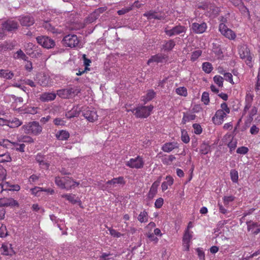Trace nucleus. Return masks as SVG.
Listing matches in <instances>:
<instances>
[{"label":"nucleus","mask_w":260,"mask_h":260,"mask_svg":"<svg viewBox=\"0 0 260 260\" xmlns=\"http://www.w3.org/2000/svg\"><path fill=\"white\" fill-rule=\"evenodd\" d=\"M21 129L27 135L38 136L42 133L43 127L39 122L33 121L26 123Z\"/></svg>","instance_id":"nucleus-1"},{"label":"nucleus","mask_w":260,"mask_h":260,"mask_svg":"<svg viewBox=\"0 0 260 260\" xmlns=\"http://www.w3.org/2000/svg\"><path fill=\"white\" fill-rule=\"evenodd\" d=\"M81 89L77 86L57 90L56 94L62 99H70L78 95Z\"/></svg>","instance_id":"nucleus-2"},{"label":"nucleus","mask_w":260,"mask_h":260,"mask_svg":"<svg viewBox=\"0 0 260 260\" xmlns=\"http://www.w3.org/2000/svg\"><path fill=\"white\" fill-rule=\"evenodd\" d=\"M153 109V106H139L132 110L137 118H144L149 116Z\"/></svg>","instance_id":"nucleus-3"},{"label":"nucleus","mask_w":260,"mask_h":260,"mask_svg":"<svg viewBox=\"0 0 260 260\" xmlns=\"http://www.w3.org/2000/svg\"><path fill=\"white\" fill-rule=\"evenodd\" d=\"M239 54L241 58L245 59L246 64L250 67H252V56L250 50L245 44H242L239 47Z\"/></svg>","instance_id":"nucleus-4"},{"label":"nucleus","mask_w":260,"mask_h":260,"mask_svg":"<svg viewBox=\"0 0 260 260\" xmlns=\"http://www.w3.org/2000/svg\"><path fill=\"white\" fill-rule=\"evenodd\" d=\"M36 40L39 44L47 49L52 48L55 45L54 41L47 36H39L36 38Z\"/></svg>","instance_id":"nucleus-5"},{"label":"nucleus","mask_w":260,"mask_h":260,"mask_svg":"<svg viewBox=\"0 0 260 260\" xmlns=\"http://www.w3.org/2000/svg\"><path fill=\"white\" fill-rule=\"evenodd\" d=\"M63 44L67 47L73 48L76 47L79 41L75 35H68L64 37L62 41Z\"/></svg>","instance_id":"nucleus-6"},{"label":"nucleus","mask_w":260,"mask_h":260,"mask_svg":"<svg viewBox=\"0 0 260 260\" xmlns=\"http://www.w3.org/2000/svg\"><path fill=\"white\" fill-rule=\"evenodd\" d=\"M144 162L143 158L140 156H137L135 158H131L126 162V166L131 168L141 169L143 167Z\"/></svg>","instance_id":"nucleus-7"},{"label":"nucleus","mask_w":260,"mask_h":260,"mask_svg":"<svg viewBox=\"0 0 260 260\" xmlns=\"http://www.w3.org/2000/svg\"><path fill=\"white\" fill-rule=\"evenodd\" d=\"M186 30L185 26L178 25L170 29H168V27H165L164 31L168 36L172 37L185 32Z\"/></svg>","instance_id":"nucleus-8"},{"label":"nucleus","mask_w":260,"mask_h":260,"mask_svg":"<svg viewBox=\"0 0 260 260\" xmlns=\"http://www.w3.org/2000/svg\"><path fill=\"white\" fill-rule=\"evenodd\" d=\"M82 115L89 122H93L98 119L96 111L93 108H86L82 111Z\"/></svg>","instance_id":"nucleus-9"},{"label":"nucleus","mask_w":260,"mask_h":260,"mask_svg":"<svg viewBox=\"0 0 260 260\" xmlns=\"http://www.w3.org/2000/svg\"><path fill=\"white\" fill-rule=\"evenodd\" d=\"M219 30L223 36L230 40H234L236 37L235 33L223 23L219 24Z\"/></svg>","instance_id":"nucleus-10"},{"label":"nucleus","mask_w":260,"mask_h":260,"mask_svg":"<svg viewBox=\"0 0 260 260\" xmlns=\"http://www.w3.org/2000/svg\"><path fill=\"white\" fill-rule=\"evenodd\" d=\"M2 29L7 31H12L18 29V22L12 19H9L2 23Z\"/></svg>","instance_id":"nucleus-11"},{"label":"nucleus","mask_w":260,"mask_h":260,"mask_svg":"<svg viewBox=\"0 0 260 260\" xmlns=\"http://www.w3.org/2000/svg\"><path fill=\"white\" fill-rule=\"evenodd\" d=\"M227 116L222 111L218 110L214 116L212 117V121L213 123L216 125H221L223 122L224 118Z\"/></svg>","instance_id":"nucleus-12"},{"label":"nucleus","mask_w":260,"mask_h":260,"mask_svg":"<svg viewBox=\"0 0 260 260\" xmlns=\"http://www.w3.org/2000/svg\"><path fill=\"white\" fill-rule=\"evenodd\" d=\"M143 16L146 17L148 20L154 19L161 20H164L165 18V16L164 14L162 15L161 13L159 14L157 12L153 10H150L145 13L143 14Z\"/></svg>","instance_id":"nucleus-13"},{"label":"nucleus","mask_w":260,"mask_h":260,"mask_svg":"<svg viewBox=\"0 0 260 260\" xmlns=\"http://www.w3.org/2000/svg\"><path fill=\"white\" fill-rule=\"evenodd\" d=\"M191 28L193 32L196 34H202L207 29V24L204 22L200 24L194 22L192 24Z\"/></svg>","instance_id":"nucleus-14"},{"label":"nucleus","mask_w":260,"mask_h":260,"mask_svg":"<svg viewBox=\"0 0 260 260\" xmlns=\"http://www.w3.org/2000/svg\"><path fill=\"white\" fill-rule=\"evenodd\" d=\"M0 206L3 208L8 206H18V202L12 198L0 199Z\"/></svg>","instance_id":"nucleus-15"},{"label":"nucleus","mask_w":260,"mask_h":260,"mask_svg":"<svg viewBox=\"0 0 260 260\" xmlns=\"http://www.w3.org/2000/svg\"><path fill=\"white\" fill-rule=\"evenodd\" d=\"M57 94L54 92H44L40 95V100L42 102H48L53 101L56 97Z\"/></svg>","instance_id":"nucleus-16"},{"label":"nucleus","mask_w":260,"mask_h":260,"mask_svg":"<svg viewBox=\"0 0 260 260\" xmlns=\"http://www.w3.org/2000/svg\"><path fill=\"white\" fill-rule=\"evenodd\" d=\"M19 21L21 25L23 26L29 27L33 25L35 23L34 18L30 16H24L20 17Z\"/></svg>","instance_id":"nucleus-17"},{"label":"nucleus","mask_w":260,"mask_h":260,"mask_svg":"<svg viewBox=\"0 0 260 260\" xmlns=\"http://www.w3.org/2000/svg\"><path fill=\"white\" fill-rule=\"evenodd\" d=\"M2 253L6 255H12L15 253L11 244H3L2 246Z\"/></svg>","instance_id":"nucleus-18"},{"label":"nucleus","mask_w":260,"mask_h":260,"mask_svg":"<svg viewBox=\"0 0 260 260\" xmlns=\"http://www.w3.org/2000/svg\"><path fill=\"white\" fill-rule=\"evenodd\" d=\"M65 181L66 187L64 189L67 190L70 189L72 187H74L76 186H78L79 183L74 181L73 179L69 177H63Z\"/></svg>","instance_id":"nucleus-19"},{"label":"nucleus","mask_w":260,"mask_h":260,"mask_svg":"<svg viewBox=\"0 0 260 260\" xmlns=\"http://www.w3.org/2000/svg\"><path fill=\"white\" fill-rule=\"evenodd\" d=\"M166 57L164 55L162 54H156L152 56L147 61V64L149 65L152 62H162L163 60L165 59Z\"/></svg>","instance_id":"nucleus-20"},{"label":"nucleus","mask_w":260,"mask_h":260,"mask_svg":"<svg viewBox=\"0 0 260 260\" xmlns=\"http://www.w3.org/2000/svg\"><path fill=\"white\" fill-rule=\"evenodd\" d=\"M124 183L123 178L122 177H119L118 178H115L111 180L108 181L106 184L107 187H114L116 184H123Z\"/></svg>","instance_id":"nucleus-21"},{"label":"nucleus","mask_w":260,"mask_h":260,"mask_svg":"<svg viewBox=\"0 0 260 260\" xmlns=\"http://www.w3.org/2000/svg\"><path fill=\"white\" fill-rule=\"evenodd\" d=\"M38 83L42 86H48L49 84V77L45 74H40L38 76Z\"/></svg>","instance_id":"nucleus-22"},{"label":"nucleus","mask_w":260,"mask_h":260,"mask_svg":"<svg viewBox=\"0 0 260 260\" xmlns=\"http://www.w3.org/2000/svg\"><path fill=\"white\" fill-rule=\"evenodd\" d=\"M177 147L178 146L176 143L169 142L166 143L164 145H163L161 147V149L164 152H170L172 151L173 149Z\"/></svg>","instance_id":"nucleus-23"},{"label":"nucleus","mask_w":260,"mask_h":260,"mask_svg":"<svg viewBox=\"0 0 260 260\" xmlns=\"http://www.w3.org/2000/svg\"><path fill=\"white\" fill-rule=\"evenodd\" d=\"M55 136L58 140L64 141L68 140L70 137V134L68 131L61 130L58 131Z\"/></svg>","instance_id":"nucleus-24"},{"label":"nucleus","mask_w":260,"mask_h":260,"mask_svg":"<svg viewBox=\"0 0 260 260\" xmlns=\"http://www.w3.org/2000/svg\"><path fill=\"white\" fill-rule=\"evenodd\" d=\"M8 126L11 128L18 127L23 123L22 121L16 117L8 120Z\"/></svg>","instance_id":"nucleus-25"},{"label":"nucleus","mask_w":260,"mask_h":260,"mask_svg":"<svg viewBox=\"0 0 260 260\" xmlns=\"http://www.w3.org/2000/svg\"><path fill=\"white\" fill-rule=\"evenodd\" d=\"M106 8L105 7H101L97 9H96L91 14L90 17L91 18L92 21H93L96 19L100 14L103 13L104 11L106 10Z\"/></svg>","instance_id":"nucleus-26"},{"label":"nucleus","mask_w":260,"mask_h":260,"mask_svg":"<svg viewBox=\"0 0 260 260\" xmlns=\"http://www.w3.org/2000/svg\"><path fill=\"white\" fill-rule=\"evenodd\" d=\"M80 112V110L77 107H74L66 113V116L68 118H71L79 116Z\"/></svg>","instance_id":"nucleus-27"},{"label":"nucleus","mask_w":260,"mask_h":260,"mask_svg":"<svg viewBox=\"0 0 260 260\" xmlns=\"http://www.w3.org/2000/svg\"><path fill=\"white\" fill-rule=\"evenodd\" d=\"M176 159V157L173 155H170L166 156V155L162 156L161 161L162 162L166 165H171L172 162Z\"/></svg>","instance_id":"nucleus-28"},{"label":"nucleus","mask_w":260,"mask_h":260,"mask_svg":"<svg viewBox=\"0 0 260 260\" xmlns=\"http://www.w3.org/2000/svg\"><path fill=\"white\" fill-rule=\"evenodd\" d=\"M14 76V74L12 72H8V70H0V77L4 78L7 79H11Z\"/></svg>","instance_id":"nucleus-29"},{"label":"nucleus","mask_w":260,"mask_h":260,"mask_svg":"<svg viewBox=\"0 0 260 260\" xmlns=\"http://www.w3.org/2000/svg\"><path fill=\"white\" fill-rule=\"evenodd\" d=\"M13 145H17V143L11 142L8 139H2L0 140V145L7 148H10Z\"/></svg>","instance_id":"nucleus-30"},{"label":"nucleus","mask_w":260,"mask_h":260,"mask_svg":"<svg viewBox=\"0 0 260 260\" xmlns=\"http://www.w3.org/2000/svg\"><path fill=\"white\" fill-rule=\"evenodd\" d=\"M202 69L205 73L209 74L212 72L213 67L211 63L205 62L202 64Z\"/></svg>","instance_id":"nucleus-31"},{"label":"nucleus","mask_w":260,"mask_h":260,"mask_svg":"<svg viewBox=\"0 0 260 260\" xmlns=\"http://www.w3.org/2000/svg\"><path fill=\"white\" fill-rule=\"evenodd\" d=\"M175 46V42L173 40H170L164 45L165 50L171 51Z\"/></svg>","instance_id":"nucleus-32"},{"label":"nucleus","mask_w":260,"mask_h":260,"mask_svg":"<svg viewBox=\"0 0 260 260\" xmlns=\"http://www.w3.org/2000/svg\"><path fill=\"white\" fill-rule=\"evenodd\" d=\"M55 184L61 189H64L66 187L65 181L63 178H61L60 177H56L55 178Z\"/></svg>","instance_id":"nucleus-33"},{"label":"nucleus","mask_w":260,"mask_h":260,"mask_svg":"<svg viewBox=\"0 0 260 260\" xmlns=\"http://www.w3.org/2000/svg\"><path fill=\"white\" fill-rule=\"evenodd\" d=\"M246 224L247 225V230L248 231H251L252 233L253 234V232H254V228L258 227V225L257 223L254 222L251 220L246 221Z\"/></svg>","instance_id":"nucleus-34"},{"label":"nucleus","mask_w":260,"mask_h":260,"mask_svg":"<svg viewBox=\"0 0 260 260\" xmlns=\"http://www.w3.org/2000/svg\"><path fill=\"white\" fill-rule=\"evenodd\" d=\"M138 220L141 222H145L148 220V214L145 211L141 212L138 217Z\"/></svg>","instance_id":"nucleus-35"},{"label":"nucleus","mask_w":260,"mask_h":260,"mask_svg":"<svg viewBox=\"0 0 260 260\" xmlns=\"http://www.w3.org/2000/svg\"><path fill=\"white\" fill-rule=\"evenodd\" d=\"M155 92L152 90H150L148 91L146 96L143 97V99L142 100L144 101L145 103H146L148 101L151 100L155 95Z\"/></svg>","instance_id":"nucleus-36"},{"label":"nucleus","mask_w":260,"mask_h":260,"mask_svg":"<svg viewBox=\"0 0 260 260\" xmlns=\"http://www.w3.org/2000/svg\"><path fill=\"white\" fill-rule=\"evenodd\" d=\"M210 150V146L206 143H203L200 146V151L203 154H207Z\"/></svg>","instance_id":"nucleus-37"},{"label":"nucleus","mask_w":260,"mask_h":260,"mask_svg":"<svg viewBox=\"0 0 260 260\" xmlns=\"http://www.w3.org/2000/svg\"><path fill=\"white\" fill-rule=\"evenodd\" d=\"M19 141L27 143H32L34 142V139L31 137L26 135L21 136L19 138Z\"/></svg>","instance_id":"nucleus-38"},{"label":"nucleus","mask_w":260,"mask_h":260,"mask_svg":"<svg viewBox=\"0 0 260 260\" xmlns=\"http://www.w3.org/2000/svg\"><path fill=\"white\" fill-rule=\"evenodd\" d=\"M231 179L233 182L237 183L238 181V173L236 170L233 169L230 172Z\"/></svg>","instance_id":"nucleus-39"},{"label":"nucleus","mask_w":260,"mask_h":260,"mask_svg":"<svg viewBox=\"0 0 260 260\" xmlns=\"http://www.w3.org/2000/svg\"><path fill=\"white\" fill-rule=\"evenodd\" d=\"M8 235L6 226L3 224H0V238H5Z\"/></svg>","instance_id":"nucleus-40"},{"label":"nucleus","mask_w":260,"mask_h":260,"mask_svg":"<svg viewBox=\"0 0 260 260\" xmlns=\"http://www.w3.org/2000/svg\"><path fill=\"white\" fill-rule=\"evenodd\" d=\"M192 238V235L189 233L188 230H186L183 237V242L187 243L190 242V240Z\"/></svg>","instance_id":"nucleus-41"},{"label":"nucleus","mask_w":260,"mask_h":260,"mask_svg":"<svg viewBox=\"0 0 260 260\" xmlns=\"http://www.w3.org/2000/svg\"><path fill=\"white\" fill-rule=\"evenodd\" d=\"M202 51L201 50H198L193 51L191 55L190 60L192 61H196L202 54Z\"/></svg>","instance_id":"nucleus-42"},{"label":"nucleus","mask_w":260,"mask_h":260,"mask_svg":"<svg viewBox=\"0 0 260 260\" xmlns=\"http://www.w3.org/2000/svg\"><path fill=\"white\" fill-rule=\"evenodd\" d=\"M257 112V109L255 107H253L250 111L249 113V118L248 119V122H246V124H249L253 120V116L256 114Z\"/></svg>","instance_id":"nucleus-43"},{"label":"nucleus","mask_w":260,"mask_h":260,"mask_svg":"<svg viewBox=\"0 0 260 260\" xmlns=\"http://www.w3.org/2000/svg\"><path fill=\"white\" fill-rule=\"evenodd\" d=\"M176 92L178 94L182 96H185L187 94L186 88L184 87H180L177 88L176 89Z\"/></svg>","instance_id":"nucleus-44"},{"label":"nucleus","mask_w":260,"mask_h":260,"mask_svg":"<svg viewBox=\"0 0 260 260\" xmlns=\"http://www.w3.org/2000/svg\"><path fill=\"white\" fill-rule=\"evenodd\" d=\"M223 78L220 76H215L213 78L214 82L219 86L222 87L223 86Z\"/></svg>","instance_id":"nucleus-45"},{"label":"nucleus","mask_w":260,"mask_h":260,"mask_svg":"<svg viewBox=\"0 0 260 260\" xmlns=\"http://www.w3.org/2000/svg\"><path fill=\"white\" fill-rule=\"evenodd\" d=\"M238 8L240 11L244 16H249V12L248 9L245 6H244L243 4L241 5Z\"/></svg>","instance_id":"nucleus-46"},{"label":"nucleus","mask_w":260,"mask_h":260,"mask_svg":"<svg viewBox=\"0 0 260 260\" xmlns=\"http://www.w3.org/2000/svg\"><path fill=\"white\" fill-rule=\"evenodd\" d=\"M202 101L205 104L208 105L210 102L209 95L207 92H204L202 95Z\"/></svg>","instance_id":"nucleus-47"},{"label":"nucleus","mask_w":260,"mask_h":260,"mask_svg":"<svg viewBox=\"0 0 260 260\" xmlns=\"http://www.w3.org/2000/svg\"><path fill=\"white\" fill-rule=\"evenodd\" d=\"M181 140L185 143H188L190 140L187 132L184 130L182 131L181 132Z\"/></svg>","instance_id":"nucleus-48"},{"label":"nucleus","mask_w":260,"mask_h":260,"mask_svg":"<svg viewBox=\"0 0 260 260\" xmlns=\"http://www.w3.org/2000/svg\"><path fill=\"white\" fill-rule=\"evenodd\" d=\"M221 109H219L220 111H222L225 114H228L230 112V109L228 107V105L226 103H223L220 106Z\"/></svg>","instance_id":"nucleus-49"},{"label":"nucleus","mask_w":260,"mask_h":260,"mask_svg":"<svg viewBox=\"0 0 260 260\" xmlns=\"http://www.w3.org/2000/svg\"><path fill=\"white\" fill-rule=\"evenodd\" d=\"M132 10V6H129L128 7L123 8L120 10L117 11V13L119 15H123L125 13L129 12L130 11Z\"/></svg>","instance_id":"nucleus-50"},{"label":"nucleus","mask_w":260,"mask_h":260,"mask_svg":"<svg viewBox=\"0 0 260 260\" xmlns=\"http://www.w3.org/2000/svg\"><path fill=\"white\" fill-rule=\"evenodd\" d=\"M248 151V149L247 147L245 146H242L240 147H239L237 149V153L241 154H246Z\"/></svg>","instance_id":"nucleus-51"},{"label":"nucleus","mask_w":260,"mask_h":260,"mask_svg":"<svg viewBox=\"0 0 260 260\" xmlns=\"http://www.w3.org/2000/svg\"><path fill=\"white\" fill-rule=\"evenodd\" d=\"M109 231L110 235L114 237L119 238L122 235L120 233L117 232L113 229L109 228Z\"/></svg>","instance_id":"nucleus-52"},{"label":"nucleus","mask_w":260,"mask_h":260,"mask_svg":"<svg viewBox=\"0 0 260 260\" xmlns=\"http://www.w3.org/2000/svg\"><path fill=\"white\" fill-rule=\"evenodd\" d=\"M17 58H21L24 60H26L28 58L24 53L21 50L19 49L16 52Z\"/></svg>","instance_id":"nucleus-53"},{"label":"nucleus","mask_w":260,"mask_h":260,"mask_svg":"<svg viewBox=\"0 0 260 260\" xmlns=\"http://www.w3.org/2000/svg\"><path fill=\"white\" fill-rule=\"evenodd\" d=\"M157 193V189H155L153 187H151L148 193V198L149 199H152L155 196Z\"/></svg>","instance_id":"nucleus-54"},{"label":"nucleus","mask_w":260,"mask_h":260,"mask_svg":"<svg viewBox=\"0 0 260 260\" xmlns=\"http://www.w3.org/2000/svg\"><path fill=\"white\" fill-rule=\"evenodd\" d=\"M192 126L195 134L199 135L202 132V128L200 124L195 123L193 124Z\"/></svg>","instance_id":"nucleus-55"},{"label":"nucleus","mask_w":260,"mask_h":260,"mask_svg":"<svg viewBox=\"0 0 260 260\" xmlns=\"http://www.w3.org/2000/svg\"><path fill=\"white\" fill-rule=\"evenodd\" d=\"M253 100V95L250 93H247L246 94V97H245V102L246 104H252V101Z\"/></svg>","instance_id":"nucleus-56"},{"label":"nucleus","mask_w":260,"mask_h":260,"mask_svg":"<svg viewBox=\"0 0 260 260\" xmlns=\"http://www.w3.org/2000/svg\"><path fill=\"white\" fill-rule=\"evenodd\" d=\"M223 199L224 205H228L230 202H231L234 200L235 197L233 196L224 197Z\"/></svg>","instance_id":"nucleus-57"},{"label":"nucleus","mask_w":260,"mask_h":260,"mask_svg":"<svg viewBox=\"0 0 260 260\" xmlns=\"http://www.w3.org/2000/svg\"><path fill=\"white\" fill-rule=\"evenodd\" d=\"M13 146H14L15 147V149L17 151L21 152H24V148L25 146L24 144H19L18 143H17V145H13Z\"/></svg>","instance_id":"nucleus-58"},{"label":"nucleus","mask_w":260,"mask_h":260,"mask_svg":"<svg viewBox=\"0 0 260 260\" xmlns=\"http://www.w3.org/2000/svg\"><path fill=\"white\" fill-rule=\"evenodd\" d=\"M223 75H224L225 80L230 82L231 83H233V84L234 83V82L233 80V76L231 73H224Z\"/></svg>","instance_id":"nucleus-59"},{"label":"nucleus","mask_w":260,"mask_h":260,"mask_svg":"<svg viewBox=\"0 0 260 260\" xmlns=\"http://www.w3.org/2000/svg\"><path fill=\"white\" fill-rule=\"evenodd\" d=\"M196 251L198 253L199 258L201 260H205V253L204 251L200 248H198Z\"/></svg>","instance_id":"nucleus-60"},{"label":"nucleus","mask_w":260,"mask_h":260,"mask_svg":"<svg viewBox=\"0 0 260 260\" xmlns=\"http://www.w3.org/2000/svg\"><path fill=\"white\" fill-rule=\"evenodd\" d=\"M10 48V46L7 42H5L4 43L0 44V51L3 52L7 50Z\"/></svg>","instance_id":"nucleus-61"},{"label":"nucleus","mask_w":260,"mask_h":260,"mask_svg":"<svg viewBox=\"0 0 260 260\" xmlns=\"http://www.w3.org/2000/svg\"><path fill=\"white\" fill-rule=\"evenodd\" d=\"M164 204V200L160 198L157 199L155 202V207L156 208H160L162 207Z\"/></svg>","instance_id":"nucleus-62"},{"label":"nucleus","mask_w":260,"mask_h":260,"mask_svg":"<svg viewBox=\"0 0 260 260\" xmlns=\"http://www.w3.org/2000/svg\"><path fill=\"white\" fill-rule=\"evenodd\" d=\"M43 26L48 31H50L53 33L55 32L54 28L50 23L45 22Z\"/></svg>","instance_id":"nucleus-63"},{"label":"nucleus","mask_w":260,"mask_h":260,"mask_svg":"<svg viewBox=\"0 0 260 260\" xmlns=\"http://www.w3.org/2000/svg\"><path fill=\"white\" fill-rule=\"evenodd\" d=\"M237 146V142L234 140H232L229 144L228 147L230 148V150H234Z\"/></svg>","instance_id":"nucleus-64"}]
</instances>
